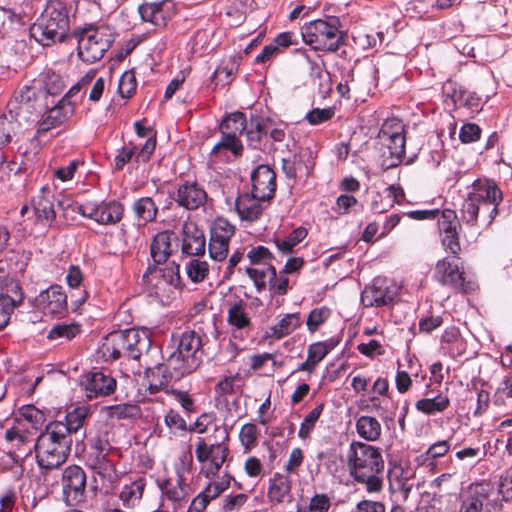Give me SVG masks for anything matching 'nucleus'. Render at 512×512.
<instances>
[{"label":"nucleus","instance_id":"obj_1","mask_svg":"<svg viewBox=\"0 0 512 512\" xmlns=\"http://www.w3.org/2000/svg\"><path fill=\"white\" fill-rule=\"evenodd\" d=\"M349 475L368 494H380L384 487L385 462L378 447L352 441L346 453Z\"/></svg>","mask_w":512,"mask_h":512},{"label":"nucleus","instance_id":"obj_2","mask_svg":"<svg viewBox=\"0 0 512 512\" xmlns=\"http://www.w3.org/2000/svg\"><path fill=\"white\" fill-rule=\"evenodd\" d=\"M502 199V192L495 182L474 181L461 207L463 222L474 226L480 217L486 227L490 226L498 215V206Z\"/></svg>","mask_w":512,"mask_h":512},{"label":"nucleus","instance_id":"obj_3","mask_svg":"<svg viewBox=\"0 0 512 512\" xmlns=\"http://www.w3.org/2000/svg\"><path fill=\"white\" fill-rule=\"evenodd\" d=\"M72 443L73 439L66 436L60 426L56 429L48 423L34 444L40 470L48 471L62 466L70 455Z\"/></svg>","mask_w":512,"mask_h":512},{"label":"nucleus","instance_id":"obj_4","mask_svg":"<svg viewBox=\"0 0 512 512\" xmlns=\"http://www.w3.org/2000/svg\"><path fill=\"white\" fill-rule=\"evenodd\" d=\"M69 28V11L59 0L47 2L44 10L30 27V35L43 46H50L56 40L63 42Z\"/></svg>","mask_w":512,"mask_h":512},{"label":"nucleus","instance_id":"obj_5","mask_svg":"<svg viewBox=\"0 0 512 512\" xmlns=\"http://www.w3.org/2000/svg\"><path fill=\"white\" fill-rule=\"evenodd\" d=\"M176 348L166 361L174 378H183L193 373L202 362V339L193 330L184 331L176 340Z\"/></svg>","mask_w":512,"mask_h":512},{"label":"nucleus","instance_id":"obj_6","mask_svg":"<svg viewBox=\"0 0 512 512\" xmlns=\"http://www.w3.org/2000/svg\"><path fill=\"white\" fill-rule=\"evenodd\" d=\"M73 36L78 43V56L86 63H94L103 58L115 40L109 26H93L77 29Z\"/></svg>","mask_w":512,"mask_h":512},{"label":"nucleus","instance_id":"obj_7","mask_svg":"<svg viewBox=\"0 0 512 512\" xmlns=\"http://www.w3.org/2000/svg\"><path fill=\"white\" fill-rule=\"evenodd\" d=\"M301 35L304 43L317 51L335 52L343 44V34L336 18L306 23L301 29Z\"/></svg>","mask_w":512,"mask_h":512},{"label":"nucleus","instance_id":"obj_8","mask_svg":"<svg viewBox=\"0 0 512 512\" xmlns=\"http://www.w3.org/2000/svg\"><path fill=\"white\" fill-rule=\"evenodd\" d=\"M247 257L252 265H263V268H246V272L253 280L256 288H287L288 280L280 277L277 282V274L275 268L271 265L270 261L273 258L272 253L265 246L259 245L253 247L247 254Z\"/></svg>","mask_w":512,"mask_h":512},{"label":"nucleus","instance_id":"obj_9","mask_svg":"<svg viewBox=\"0 0 512 512\" xmlns=\"http://www.w3.org/2000/svg\"><path fill=\"white\" fill-rule=\"evenodd\" d=\"M114 448L106 435H96L89 440V451L86 464L101 478H110L115 473L114 460L111 454Z\"/></svg>","mask_w":512,"mask_h":512},{"label":"nucleus","instance_id":"obj_10","mask_svg":"<svg viewBox=\"0 0 512 512\" xmlns=\"http://www.w3.org/2000/svg\"><path fill=\"white\" fill-rule=\"evenodd\" d=\"M246 130V117L244 113L235 112L226 116L220 124L221 140L212 148L217 154L221 149L229 150L235 156L242 154L243 145L239 139Z\"/></svg>","mask_w":512,"mask_h":512},{"label":"nucleus","instance_id":"obj_11","mask_svg":"<svg viewBox=\"0 0 512 512\" xmlns=\"http://www.w3.org/2000/svg\"><path fill=\"white\" fill-rule=\"evenodd\" d=\"M62 495L68 506H78L86 501L87 477L78 465L67 466L62 473Z\"/></svg>","mask_w":512,"mask_h":512},{"label":"nucleus","instance_id":"obj_12","mask_svg":"<svg viewBox=\"0 0 512 512\" xmlns=\"http://www.w3.org/2000/svg\"><path fill=\"white\" fill-rule=\"evenodd\" d=\"M228 453V448L221 443L213 442L208 445L202 438L197 442L195 449L196 459L200 463H207L205 468L206 477H211L218 473Z\"/></svg>","mask_w":512,"mask_h":512},{"label":"nucleus","instance_id":"obj_13","mask_svg":"<svg viewBox=\"0 0 512 512\" xmlns=\"http://www.w3.org/2000/svg\"><path fill=\"white\" fill-rule=\"evenodd\" d=\"M314 166V155L309 148H301L298 153L282 159V170L285 176L293 182H296L297 179L307 178Z\"/></svg>","mask_w":512,"mask_h":512},{"label":"nucleus","instance_id":"obj_14","mask_svg":"<svg viewBox=\"0 0 512 512\" xmlns=\"http://www.w3.org/2000/svg\"><path fill=\"white\" fill-rule=\"evenodd\" d=\"M143 283L151 288L172 286L178 288L180 284L179 265L174 262L165 268L158 265H149L142 277Z\"/></svg>","mask_w":512,"mask_h":512},{"label":"nucleus","instance_id":"obj_15","mask_svg":"<svg viewBox=\"0 0 512 512\" xmlns=\"http://www.w3.org/2000/svg\"><path fill=\"white\" fill-rule=\"evenodd\" d=\"M64 87V81L58 73L50 69L45 70L39 75V78L34 81L33 87H25V90L21 91V102H29L31 97L35 96V89L37 88L45 94L58 96L62 93Z\"/></svg>","mask_w":512,"mask_h":512},{"label":"nucleus","instance_id":"obj_16","mask_svg":"<svg viewBox=\"0 0 512 512\" xmlns=\"http://www.w3.org/2000/svg\"><path fill=\"white\" fill-rule=\"evenodd\" d=\"M251 192L260 199L270 201L276 192V173L268 165H258L251 172Z\"/></svg>","mask_w":512,"mask_h":512},{"label":"nucleus","instance_id":"obj_17","mask_svg":"<svg viewBox=\"0 0 512 512\" xmlns=\"http://www.w3.org/2000/svg\"><path fill=\"white\" fill-rule=\"evenodd\" d=\"M267 199H260L255 193L245 192L239 194L234 200V209L242 221L254 222L260 218Z\"/></svg>","mask_w":512,"mask_h":512},{"label":"nucleus","instance_id":"obj_18","mask_svg":"<svg viewBox=\"0 0 512 512\" xmlns=\"http://www.w3.org/2000/svg\"><path fill=\"white\" fill-rule=\"evenodd\" d=\"M138 11L143 21L150 22L156 27H165L175 14L174 3L171 0L145 3L139 6Z\"/></svg>","mask_w":512,"mask_h":512},{"label":"nucleus","instance_id":"obj_19","mask_svg":"<svg viewBox=\"0 0 512 512\" xmlns=\"http://www.w3.org/2000/svg\"><path fill=\"white\" fill-rule=\"evenodd\" d=\"M173 199L179 206L187 210H196L206 203L207 192L201 184L186 181L179 185Z\"/></svg>","mask_w":512,"mask_h":512},{"label":"nucleus","instance_id":"obj_20","mask_svg":"<svg viewBox=\"0 0 512 512\" xmlns=\"http://www.w3.org/2000/svg\"><path fill=\"white\" fill-rule=\"evenodd\" d=\"M116 389V380L110 373L95 370L87 375L85 382L86 396L90 399L99 396H108Z\"/></svg>","mask_w":512,"mask_h":512},{"label":"nucleus","instance_id":"obj_21","mask_svg":"<svg viewBox=\"0 0 512 512\" xmlns=\"http://www.w3.org/2000/svg\"><path fill=\"white\" fill-rule=\"evenodd\" d=\"M206 240L203 230L193 222L182 226V253L187 256H202L205 253Z\"/></svg>","mask_w":512,"mask_h":512},{"label":"nucleus","instance_id":"obj_22","mask_svg":"<svg viewBox=\"0 0 512 512\" xmlns=\"http://www.w3.org/2000/svg\"><path fill=\"white\" fill-rule=\"evenodd\" d=\"M90 413V407L81 405L68 411L65 415L64 421L54 420L49 423H51L56 429L60 426L62 430H64L65 435L72 438L73 435H78L82 430L90 416Z\"/></svg>","mask_w":512,"mask_h":512},{"label":"nucleus","instance_id":"obj_23","mask_svg":"<svg viewBox=\"0 0 512 512\" xmlns=\"http://www.w3.org/2000/svg\"><path fill=\"white\" fill-rule=\"evenodd\" d=\"M173 231L165 230L157 233L150 245V255L156 265L164 264L173 252L172 242L177 241Z\"/></svg>","mask_w":512,"mask_h":512},{"label":"nucleus","instance_id":"obj_24","mask_svg":"<svg viewBox=\"0 0 512 512\" xmlns=\"http://www.w3.org/2000/svg\"><path fill=\"white\" fill-rule=\"evenodd\" d=\"M36 302L45 314L51 315L63 313L68 306L64 290H41Z\"/></svg>","mask_w":512,"mask_h":512},{"label":"nucleus","instance_id":"obj_25","mask_svg":"<svg viewBox=\"0 0 512 512\" xmlns=\"http://www.w3.org/2000/svg\"><path fill=\"white\" fill-rule=\"evenodd\" d=\"M292 481L287 474L275 473L269 481L268 499L272 504L291 501Z\"/></svg>","mask_w":512,"mask_h":512},{"label":"nucleus","instance_id":"obj_26","mask_svg":"<svg viewBox=\"0 0 512 512\" xmlns=\"http://www.w3.org/2000/svg\"><path fill=\"white\" fill-rule=\"evenodd\" d=\"M435 277L444 286H454V288H464L465 286L463 272L459 271L457 264H453L447 259L437 262Z\"/></svg>","mask_w":512,"mask_h":512},{"label":"nucleus","instance_id":"obj_27","mask_svg":"<svg viewBox=\"0 0 512 512\" xmlns=\"http://www.w3.org/2000/svg\"><path fill=\"white\" fill-rule=\"evenodd\" d=\"M174 374L168 368V361L165 363L158 364L152 370V378L148 385L149 393L156 394L163 391L167 395L170 394L169 390L173 388L169 386L172 381H179L181 378L172 377Z\"/></svg>","mask_w":512,"mask_h":512},{"label":"nucleus","instance_id":"obj_28","mask_svg":"<svg viewBox=\"0 0 512 512\" xmlns=\"http://www.w3.org/2000/svg\"><path fill=\"white\" fill-rule=\"evenodd\" d=\"M398 293L394 290H361V303L364 307H392Z\"/></svg>","mask_w":512,"mask_h":512},{"label":"nucleus","instance_id":"obj_29","mask_svg":"<svg viewBox=\"0 0 512 512\" xmlns=\"http://www.w3.org/2000/svg\"><path fill=\"white\" fill-rule=\"evenodd\" d=\"M70 111H66L63 101L50 108L39 121L37 133L43 134L63 124L68 118Z\"/></svg>","mask_w":512,"mask_h":512},{"label":"nucleus","instance_id":"obj_30","mask_svg":"<svg viewBox=\"0 0 512 512\" xmlns=\"http://www.w3.org/2000/svg\"><path fill=\"white\" fill-rule=\"evenodd\" d=\"M123 332L128 347V358L138 359L143 352L149 349L151 341L145 332L135 329H126Z\"/></svg>","mask_w":512,"mask_h":512},{"label":"nucleus","instance_id":"obj_31","mask_svg":"<svg viewBox=\"0 0 512 512\" xmlns=\"http://www.w3.org/2000/svg\"><path fill=\"white\" fill-rule=\"evenodd\" d=\"M146 486V480L142 477L137 478L134 481L125 483L120 492L119 499L122 502L123 507L133 508L139 504L143 491Z\"/></svg>","mask_w":512,"mask_h":512},{"label":"nucleus","instance_id":"obj_32","mask_svg":"<svg viewBox=\"0 0 512 512\" xmlns=\"http://www.w3.org/2000/svg\"><path fill=\"white\" fill-rule=\"evenodd\" d=\"M10 291L12 294L4 293L3 290L0 292V330L7 326L14 309L23 301L22 290Z\"/></svg>","mask_w":512,"mask_h":512},{"label":"nucleus","instance_id":"obj_33","mask_svg":"<svg viewBox=\"0 0 512 512\" xmlns=\"http://www.w3.org/2000/svg\"><path fill=\"white\" fill-rule=\"evenodd\" d=\"M356 431L360 438L367 442L378 441L382 434V426L377 418L362 415L356 420Z\"/></svg>","mask_w":512,"mask_h":512},{"label":"nucleus","instance_id":"obj_34","mask_svg":"<svg viewBox=\"0 0 512 512\" xmlns=\"http://www.w3.org/2000/svg\"><path fill=\"white\" fill-rule=\"evenodd\" d=\"M123 213V205L116 200L99 202L97 223L101 225H114L121 221Z\"/></svg>","mask_w":512,"mask_h":512},{"label":"nucleus","instance_id":"obj_35","mask_svg":"<svg viewBox=\"0 0 512 512\" xmlns=\"http://www.w3.org/2000/svg\"><path fill=\"white\" fill-rule=\"evenodd\" d=\"M376 69L368 68L365 70H349L345 75V79L350 84L353 92L359 93L364 90H369L374 78Z\"/></svg>","mask_w":512,"mask_h":512},{"label":"nucleus","instance_id":"obj_36","mask_svg":"<svg viewBox=\"0 0 512 512\" xmlns=\"http://www.w3.org/2000/svg\"><path fill=\"white\" fill-rule=\"evenodd\" d=\"M127 348L124 332H115L110 335L108 342L104 345L103 355L112 360H116L121 357L128 358Z\"/></svg>","mask_w":512,"mask_h":512},{"label":"nucleus","instance_id":"obj_37","mask_svg":"<svg viewBox=\"0 0 512 512\" xmlns=\"http://www.w3.org/2000/svg\"><path fill=\"white\" fill-rule=\"evenodd\" d=\"M450 405L448 396L438 394L434 397L423 398L415 403V408L426 415H435L445 411Z\"/></svg>","mask_w":512,"mask_h":512},{"label":"nucleus","instance_id":"obj_38","mask_svg":"<svg viewBox=\"0 0 512 512\" xmlns=\"http://www.w3.org/2000/svg\"><path fill=\"white\" fill-rule=\"evenodd\" d=\"M132 210L136 217L144 223L154 221L158 213V208L151 197H142L135 200Z\"/></svg>","mask_w":512,"mask_h":512},{"label":"nucleus","instance_id":"obj_39","mask_svg":"<svg viewBox=\"0 0 512 512\" xmlns=\"http://www.w3.org/2000/svg\"><path fill=\"white\" fill-rule=\"evenodd\" d=\"M237 71L238 63L234 59L230 58L217 67L211 77V81L215 86L229 85L233 81Z\"/></svg>","mask_w":512,"mask_h":512},{"label":"nucleus","instance_id":"obj_40","mask_svg":"<svg viewBox=\"0 0 512 512\" xmlns=\"http://www.w3.org/2000/svg\"><path fill=\"white\" fill-rule=\"evenodd\" d=\"M189 486L184 483V480L181 476H178L175 483L172 481H167L162 487V491L164 495L172 502L175 503L174 508L180 506L181 501H183L188 494Z\"/></svg>","mask_w":512,"mask_h":512},{"label":"nucleus","instance_id":"obj_41","mask_svg":"<svg viewBox=\"0 0 512 512\" xmlns=\"http://www.w3.org/2000/svg\"><path fill=\"white\" fill-rule=\"evenodd\" d=\"M228 322L234 328V338H242L243 330L250 326L249 318L244 313L242 307L238 304H234L229 308Z\"/></svg>","mask_w":512,"mask_h":512},{"label":"nucleus","instance_id":"obj_42","mask_svg":"<svg viewBox=\"0 0 512 512\" xmlns=\"http://www.w3.org/2000/svg\"><path fill=\"white\" fill-rule=\"evenodd\" d=\"M301 325L299 313L286 314L277 324L271 327L272 336L276 339H281Z\"/></svg>","mask_w":512,"mask_h":512},{"label":"nucleus","instance_id":"obj_43","mask_svg":"<svg viewBox=\"0 0 512 512\" xmlns=\"http://www.w3.org/2000/svg\"><path fill=\"white\" fill-rule=\"evenodd\" d=\"M306 236L307 230L303 227H298L284 238H276L274 242L281 253L289 254L293 252L294 247L303 241Z\"/></svg>","mask_w":512,"mask_h":512},{"label":"nucleus","instance_id":"obj_44","mask_svg":"<svg viewBox=\"0 0 512 512\" xmlns=\"http://www.w3.org/2000/svg\"><path fill=\"white\" fill-rule=\"evenodd\" d=\"M5 439L12 443L18 453L17 457H25L31 453L34 448V444H32L28 437L22 434L17 428H10L5 432Z\"/></svg>","mask_w":512,"mask_h":512},{"label":"nucleus","instance_id":"obj_45","mask_svg":"<svg viewBox=\"0 0 512 512\" xmlns=\"http://www.w3.org/2000/svg\"><path fill=\"white\" fill-rule=\"evenodd\" d=\"M453 100L460 107H465L470 110L471 113L479 112L481 107V99L475 92L468 91L466 89L455 90Z\"/></svg>","mask_w":512,"mask_h":512},{"label":"nucleus","instance_id":"obj_46","mask_svg":"<svg viewBox=\"0 0 512 512\" xmlns=\"http://www.w3.org/2000/svg\"><path fill=\"white\" fill-rule=\"evenodd\" d=\"M476 488H470L463 497L459 512H481L483 509L486 495Z\"/></svg>","mask_w":512,"mask_h":512},{"label":"nucleus","instance_id":"obj_47","mask_svg":"<svg viewBox=\"0 0 512 512\" xmlns=\"http://www.w3.org/2000/svg\"><path fill=\"white\" fill-rule=\"evenodd\" d=\"M389 150L391 162L388 167H396L402 163L405 157V134L396 136L395 138L389 139L383 142Z\"/></svg>","mask_w":512,"mask_h":512},{"label":"nucleus","instance_id":"obj_48","mask_svg":"<svg viewBox=\"0 0 512 512\" xmlns=\"http://www.w3.org/2000/svg\"><path fill=\"white\" fill-rule=\"evenodd\" d=\"M79 333L80 326L78 324L58 323L51 328L47 337L50 340H60V343H63V341L73 339Z\"/></svg>","mask_w":512,"mask_h":512},{"label":"nucleus","instance_id":"obj_49","mask_svg":"<svg viewBox=\"0 0 512 512\" xmlns=\"http://www.w3.org/2000/svg\"><path fill=\"white\" fill-rule=\"evenodd\" d=\"M337 342L333 339L312 343L308 346L307 356L312 361V365H317L326 357V355L335 348Z\"/></svg>","mask_w":512,"mask_h":512},{"label":"nucleus","instance_id":"obj_50","mask_svg":"<svg viewBox=\"0 0 512 512\" xmlns=\"http://www.w3.org/2000/svg\"><path fill=\"white\" fill-rule=\"evenodd\" d=\"M235 233V227L226 219L218 218L211 227L210 239L229 243Z\"/></svg>","mask_w":512,"mask_h":512},{"label":"nucleus","instance_id":"obj_51","mask_svg":"<svg viewBox=\"0 0 512 512\" xmlns=\"http://www.w3.org/2000/svg\"><path fill=\"white\" fill-rule=\"evenodd\" d=\"M107 414L110 418L134 419L140 416V407L136 404H116L107 407Z\"/></svg>","mask_w":512,"mask_h":512},{"label":"nucleus","instance_id":"obj_52","mask_svg":"<svg viewBox=\"0 0 512 512\" xmlns=\"http://www.w3.org/2000/svg\"><path fill=\"white\" fill-rule=\"evenodd\" d=\"M34 212L38 221L49 226L54 222L56 217L53 203L44 197L37 200L34 205Z\"/></svg>","mask_w":512,"mask_h":512},{"label":"nucleus","instance_id":"obj_53","mask_svg":"<svg viewBox=\"0 0 512 512\" xmlns=\"http://www.w3.org/2000/svg\"><path fill=\"white\" fill-rule=\"evenodd\" d=\"M324 410V404H318L315 408H313L303 419L299 431L298 436L305 440L309 437L311 431L314 429L316 422L320 418L322 412Z\"/></svg>","mask_w":512,"mask_h":512},{"label":"nucleus","instance_id":"obj_54","mask_svg":"<svg viewBox=\"0 0 512 512\" xmlns=\"http://www.w3.org/2000/svg\"><path fill=\"white\" fill-rule=\"evenodd\" d=\"M405 134L403 122L398 118L387 119L381 126L379 138L382 142Z\"/></svg>","mask_w":512,"mask_h":512},{"label":"nucleus","instance_id":"obj_55","mask_svg":"<svg viewBox=\"0 0 512 512\" xmlns=\"http://www.w3.org/2000/svg\"><path fill=\"white\" fill-rule=\"evenodd\" d=\"M259 430L253 423H246L242 426L239 433V440L244 448V452H250L257 444Z\"/></svg>","mask_w":512,"mask_h":512},{"label":"nucleus","instance_id":"obj_56","mask_svg":"<svg viewBox=\"0 0 512 512\" xmlns=\"http://www.w3.org/2000/svg\"><path fill=\"white\" fill-rule=\"evenodd\" d=\"M246 138L250 147L254 149L260 148L262 138L267 136V124L265 119L259 120L249 129L246 128Z\"/></svg>","mask_w":512,"mask_h":512},{"label":"nucleus","instance_id":"obj_57","mask_svg":"<svg viewBox=\"0 0 512 512\" xmlns=\"http://www.w3.org/2000/svg\"><path fill=\"white\" fill-rule=\"evenodd\" d=\"M330 314V309L325 306L314 308L307 317V329L312 333L315 332L330 317Z\"/></svg>","mask_w":512,"mask_h":512},{"label":"nucleus","instance_id":"obj_58","mask_svg":"<svg viewBox=\"0 0 512 512\" xmlns=\"http://www.w3.org/2000/svg\"><path fill=\"white\" fill-rule=\"evenodd\" d=\"M438 220V228L441 233H447V231L458 230L460 223L457 219L455 211L445 209L440 212V215L436 217Z\"/></svg>","mask_w":512,"mask_h":512},{"label":"nucleus","instance_id":"obj_59","mask_svg":"<svg viewBox=\"0 0 512 512\" xmlns=\"http://www.w3.org/2000/svg\"><path fill=\"white\" fill-rule=\"evenodd\" d=\"M137 88V81L133 71H126L119 79L118 92L122 98H130Z\"/></svg>","mask_w":512,"mask_h":512},{"label":"nucleus","instance_id":"obj_60","mask_svg":"<svg viewBox=\"0 0 512 512\" xmlns=\"http://www.w3.org/2000/svg\"><path fill=\"white\" fill-rule=\"evenodd\" d=\"M137 146L132 142L125 144L115 156L114 169L120 171L136 156Z\"/></svg>","mask_w":512,"mask_h":512},{"label":"nucleus","instance_id":"obj_61","mask_svg":"<svg viewBox=\"0 0 512 512\" xmlns=\"http://www.w3.org/2000/svg\"><path fill=\"white\" fill-rule=\"evenodd\" d=\"M334 114V108L331 107L323 109L314 108L306 114L305 119L311 125H318L330 120L334 116Z\"/></svg>","mask_w":512,"mask_h":512},{"label":"nucleus","instance_id":"obj_62","mask_svg":"<svg viewBox=\"0 0 512 512\" xmlns=\"http://www.w3.org/2000/svg\"><path fill=\"white\" fill-rule=\"evenodd\" d=\"M481 137V128L475 123H465L459 131V139L462 143L476 142Z\"/></svg>","mask_w":512,"mask_h":512},{"label":"nucleus","instance_id":"obj_63","mask_svg":"<svg viewBox=\"0 0 512 512\" xmlns=\"http://www.w3.org/2000/svg\"><path fill=\"white\" fill-rule=\"evenodd\" d=\"M208 273V265L206 262L199 260H191L187 266L188 277L194 282L202 281Z\"/></svg>","mask_w":512,"mask_h":512},{"label":"nucleus","instance_id":"obj_64","mask_svg":"<svg viewBox=\"0 0 512 512\" xmlns=\"http://www.w3.org/2000/svg\"><path fill=\"white\" fill-rule=\"evenodd\" d=\"M331 506L330 498L327 494H315L309 501L307 509L310 512H328Z\"/></svg>","mask_w":512,"mask_h":512}]
</instances>
